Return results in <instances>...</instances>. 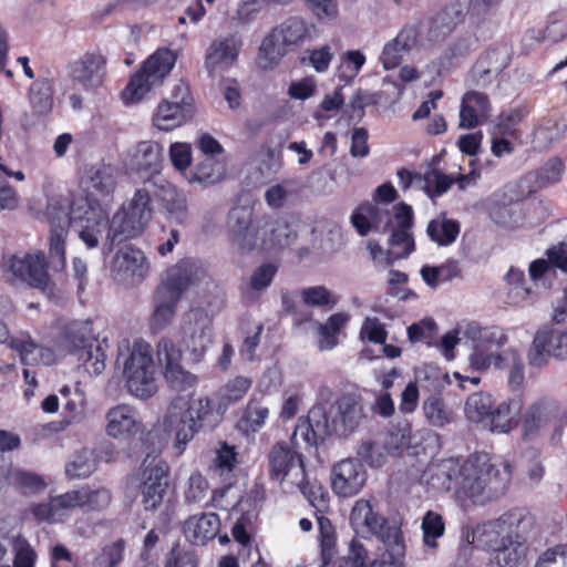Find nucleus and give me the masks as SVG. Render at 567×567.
I'll return each instance as SVG.
<instances>
[{
    "label": "nucleus",
    "mask_w": 567,
    "mask_h": 567,
    "mask_svg": "<svg viewBox=\"0 0 567 567\" xmlns=\"http://www.w3.org/2000/svg\"><path fill=\"white\" fill-rule=\"evenodd\" d=\"M51 225L49 261L41 250L14 254L9 260V271L14 280L41 290L48 296L53 293L54 284L49 274L61 272L65 268V237L71 221L81 219L74 209L69 212L66 202L52 200L47 207Z\"/></svg>",
    "instance_id": "1"
},
{
    "label": "nucleus",
    "mask_w": 567,
    "mask_h": 567,
    "mask_svg": "<svg viewBox=\"0 0 567 567\" xmlns=\"http://www.w3.org/2000/svg\"><path fill=\"white\" fill-rule=\"evenodd\" d=\"M328 386L319 390L318 402L309 410L306 419L296 425L293 437H301L308 446H315L331 434L346 435L354 431L364 417L363 406L358 396L343 394L334 402Z\"/></svg>",
    "instance_id": "2"
},
{
    "label": "nucleus",
    "mask_w": 567,
    "mask_h": 567,
    "mask_svg": "<svg viewBox=\"0 0 567 567\" xmlns=\"http://www.w3.org/2000/svg\"><path fill=\"white\" fill-rule=\"evenodd\" d=\"M509 482L508 466L493 463L486 454H475L458 463L456 496L472 504H485L502 495Z\"/></svg>",
    "instance_id": "3"
},
{
    "label": "nucleus",
    "mask_w": 567,
    "mask_h": 567,
    "mask_svg": "<svg viewBox=\"0 0 567 567\" xmlns=\"http://www.w3.org/2000/svg\"><path fill=\"white\" fill-rule=\"evenodd\" d=\"M268 473L285 493L300 492L320 513L328 507L327 492L317 481L308 478L302 456L287 443H277L269 451Z\"/></svg>",
    "instance_id": "4"
},
{
    "label": "nucleus",
    "mask_w": 567,
    "mask_h": 567,
    "mask_svg": "<svg viewBox=\"0 0 567 567\" xmlns=\"http://www.w3.org/2000/svg\"><path fill=\"white\" fill-rule=\"evenodd\" d=\"M116 364L122 367L127 392L140 400H147L157 392L156 367L153 349L145 341L132 346L124 340L118 344Z\"/></svg>",
    "instance_id": "5"
},
{
    "label": "nucleus",
    "mask_w": 567,
    "mask_h": 567,
    "mask_svg": "<svg viewBox=\"0 0 567 567\" xmlns=\"http://www.w3.org/2000/svg\"><path fill=\"white\" fill-rule=\"evenodd\" d=\"M218 422L219 415L214 412L208 398H200L189 403L185 398L179 396L167 410L164 429L175 433V449L181 454L199 429L212 430Z\"/></svg>",
    "instance_id": "6"
},
{
    "label": "nucleus",
    "mask_w": 567,
    "mask_h": 567,
    "mask_svg": "<svg viewBox=\"0 0 567 567\" xmlns=\"http://www.w3.org/2000/svg\"><path fill=\"white\" fill-rule=\"evenodd\" d=\"M59 344L68 352L78 354L85 370L90 374L99 375L106 367V340L99 341L93 332L90 320L72 321L68 323L60 338Z\"/></svg>",
    "instance_id": "7"
},
{
    "label": "nucleus",
    "mask_w": 567,
    "mask_h": 567,
    "mask_svg": "<svg viewBox=\"0 0 567 567\" xmlns=\"http://www.w3.org/2000/svg\"><path fill=\"white\" fill-rule=\"evenodd\" d=\"M317 33V27L310 20L299 16L289 17L262 40L260 53L270 64H276L286 54L313 41Z\"/></svg>",
    "instance_id": "8"
},
{
    "label": "nucleus",
    "mask_w": 567,
    "mask_h": 567,
    "mask_svg": "<svg viewBox=\"0 0 567 567\" xmlns=\"http://www.w3.org/2000/svg\"><path fill=\"white\" fill-rule=\"evenodd\" d=\"M152 197L150 179H144L130 203L113 216L109 231L113 241L134 238L144 231L153 217Z\"/></svg>",
    "instance_id": "9"
},
{
    "label": "nucleus",
    "mask_w": 567,
    "mask_h": 567,
    "mask_svg": "<svg viewBox=\"0 0 567 567\" xmlns=\"http://www.w3.org/2000/svg\"><path fill=\"white\" fill-rule=\"evenodd\" d=\"M177 60V54L167 48L156 50L131 78L122 92L126 104L140 102L152 90L161 86L171 73Z\"/></svg>",
    "instance_id": "10"
},
{
    "label": "nucleus",
    "mask_w": 567,
    "mask_h": 567,
    "mask_svg": "<svg viewBox=\"0 0 567 567\" xmlns=\"http://www.w3.org/2000/svg\"><path fill=\"white\" fill-rule=\"evenodd\" d=\"M182 344L198 362L207 352L213 342L212 319L199 308L184 313L181 324Z\"/></svg>",
    "instance_id": "11"
},
{
    "label": "nucleus",
    "mask_w": 567,
    "mask_h": 567,
    "mask_svg": "<svg viewBox=\"0 0 567 567\" xmlns=\"http://www.w3.org/2000/svg\"><path fill=\"white\" fill-rule=\"evenodd\" d=\"M106 64V55L96 48L70 61L66 65V74L72 83L83 91H95L104 83Z\"/></svg>",
    "instance_id": "12"
},
{
    "label": "nucleus",
    "mask_w": 567,
    "mask_h": 567,
    "mask_svg": "<svg viewBox=\"0 0 567 567\" xmlns=\"http://www.w3.org/2000/svg\"><path fill=\"white\" fill-rule=\"evenodd\" d=\"M352 527L357 533L372 534L384 544L395 543L398 545V529L378 516L369 501L359 499L355 502L350 516Z\"/></svg>",
    "instance_id": "13"
},
{
    "label": "nucleus",
    "mask_w": 567,
    "mask_h": 567,
    "mask_svg": "<svg viewBox=\"0 0 567 567\" xmlns=\"http://www.w3.org/2000/svg\"><path fill=\"white\" fill-rule=\"evenodd\" d=\"M513 50L507 43L488 48L474 64L470 81L473 85L485 87L508 66Z\"/></svg>",
    "instance_id": "14"
},
{
    "label": "nucleus",
    "mask_w": 567,
    "mask_h": 567,
    "mask_svg": "<svg viewBox=\"0 0 567 567\" xmlns=\"http://www.w3.org/2000/svg\"><path fill=\"white\" fill-rule=\"evenodd\" d=\"M150 270L144 252L132 246L118 249L112 261V272L116 281L135 286L141 284Z\"/></svg>",
    "instance_id": "15"
},
{
    "label": "nucleus",
    "mask_w": 567,
    "mask_h": 567,
    "mask_svg": "<svg viewBox=\"0 0 567 567\" xmlns=\"http://www.w3.org/2000/svg\"><path fill=\"white\" fill-rule=\"evenodd\" d=\"M206 277V271L193 259H183L168 268L157 289L181 300L183 293Z\"/></svg>",
    "instance_id": "16"
},
{
    "label": "nucleus",
    "mask_w": 567,
    "mask_h": 567,
    "mask_svg": "<svg viewBox=\"0 0 567 567\" xmlns=\"http://www.w3.org/2000/svg\"><path fill=\"white\" fill-rule=\"evenodd\" d=\"M476 339L477 342L470 355L471 367L475 370L502 368L504 353L499 350L507 343V336L501 329H492L483 333L480 331Z\"/></svg>",
    "instance_id": "17"
},
{
    "label": "nucleus",
    "mask_w": 567,
    "mask_h": 567,
    "mask_svg": "<svg viewBox=\"0 0 567 567\" xmlns=\"http://www.w3.org/2000/svg\"><path fill=\"white\" fill-rule=\"evenodd\" d=\"M229 238L231 246L243 255L260 249L259 219L251 221V213L244 208L229 214Z\"/></svg>",
    "instance_id": "18"
},
{
    "label": "nucleus",
    "mask_w": 567,
    "mask_h": 567,
    "mask_svg": "<svg viewBox=\"0 0 567 567\" xmlns=\"http://www.w3.org/2000/svg\"><path fill=\"white\" fill-rule=\"evenodd\" d=\"M243 47L241 37L231 33L225 37H217L208 45L204 68L210 76L231 66L238 59Z\"/></svg>",
    "instance_id": "19"
},
{
    "label": "nucleus",
    "mask_w": 567,
    "mask_h": 567,
    "mask_svg": "<svg viewBox=\"0 0 567 567\" xmlns=\"http://www.w3.org/2000/svg\"><path fill=\"white\" fill-rule=\"evenodd\" d=\"M551 355L567 359V332L546 327L537 331L528 351V360L532 365L540 367Z\"/></svg>",
    "instance_id": "20"
},
{
    "label": "nucleus",
    "mask_w": 567,
    "mask_h": 567,
    "mask_svg": "<svg viewBox=\"0 0 567 567\" xmlns=\"http://www.w3.org/2000/svg\"><path fill=\"white\" fill-rule=\"evenodd\" d=\"M525 519V512L515 508L494 520L487 522L483 527L486 544L502 545L514 540H525L523 536Z\"/></svg>",
    "instance_id": "21"
},
{
    "label": "nucleus",
    "mask_w": 567,
    "mask_h": 567,
    "mask_svg": "<svg viewBox=\"0 0 567 567\" xmlns=\"http://www.w3.org/2000/svg\"><path fill=\"white\" fill-rule=\"evenodd\" d=\"M164 148L154 141L138 142L130 153L128 167L144 179H159Z\"/></svg>",
    "instance_id": "22"
},
{
    "label": "nucleus",
    "mask_w": 567,
    "mask_h": 567,
    "mask_svg": "<svg viewBox=\"0 0 567 567\" xmlns=\"http://www.w3.org/2000/svg\"><path fill=\"white\" fill-rule=\"evenodd\" d=\"M150 187L159 212L178 224H183L187 219V198L182 190L163 177L150 179Z\"/></svg>",
    "instance_id": "23"
},
{
    "label": "nucleus",
    "mask_w": 567,
    "mask_h": 567,
    "mask_svg": "<svg viewBox=\"0 0 567 567\" xmlns=\"http://www.w3.org/2000/svg\"><path fill=\"white\" fill-rule=\"evenodd\" d=\"M367 482V471L360 461L346 458L334 464L331 472L333 492L342 497L357 495Z\"/></svg>",
    "instance_id": "24"
},
{
    "label": "nucleus",
    "mask_w": 567,
    "mask_h": 567,
    "mask_svg": "<svg viewBox=\"0 0 567 567\" xmlns=\"http://www.w3.org/2000/svg\"><path fill=\"white\" fill-rule=\"evenodd\" d=\"M398 177L399 184L404 189L415 184L420 186L431 199H435L445 194L453 183L451 175L443 173L433 164H430L424 173L419 174H412L408 169H400Z\"/></svg>",
    "instance_id": "25"
},
{
    "label": "nucleus",
    "mask_w": 567,
    "mask_h": 567,
    "mask_svg": "<svg viewBox=\"0 0 567 567\" xmlns=\"http://www.w3.org/2000/svg\"><path fill=\"white\" fill-rule=\"evenodd\" d=\"M260 250L272 252L290 247L297 239V230L284 218L259 219Z\"/></svg>",
    "instance_id": "26"
},
{
    "label": "nucleus",
    "mask_w": 567,
    "mask_h": 567,
    "mask_svg": "<svg viewBox=\"0 0 567 567\" xmlns=\"http://www.w3.org/2000/svg\"><path fill=\"white\" fill-rule=\"evenodd\" d=\"M168 487V466L158 461L147 465L143 471L141 485L142 504L146 511L156 509L163 501Z\"/></svg>",
    "instance_id": "27"
},
{
    "label": "nucleus",
    "mask_w": 567,
    "mask_h": 567,
    "mask_svg": "<svg viewBox=\"0 0 567 567\" xmlns=\"http://www.w3.org/2000/svg\"><path fill=\"white\" fill-rule=\"evenodd\" d=\"M106 433L117 440H126L142 431V421L136 408L131 404L120 403L105 414Z\"/></svg>",
    "instance_id": "28"
},
{
    "label": "nucleus",
    "mask_w": 567,
    "mask_h": 567,
    "mask_svg": "<svg viewBox=\"0 0 567 567\" xmlns=\"http://www.w3.org/2000/svg\"><path fill=\"white\" fill-rule=\"evenodd\" d=\"M116 183V167L105 163L89 166L81 178L82 189L94 199L111 195L115 190Z\"/></svg>",
    "instance_id": "29"
},
{
    "label": "nucleus",
    "mask_w": 567,
    "mask_h": 567,
    "mask_svg": "<svg viewBox=\"0 0 567 567\" xmlns=\"http://www.w3.org/2000/svg\"><path fill=\"white\" fill-rule=\"evenodd\" d=\"M408 446L409 442L404 434L390 433L383 440L363 441L357 454L371 467H380L386 462L389 455Z\"/></svg>",
    "instance_id": "30"
},
{
    "label": "nucleus",
    "mask_w": 567,
    "mask_h": 567,
    "mask_svg": "<svg viewBox=\"0 0 567 567\" xmlns=\"http://www.w3.org/2000/svg\"><path fill=\"white\" fill-rule=\"evenodd\" d=\"M467 12V0H455L446 6L432 18L427 33L429 39L431 41H441L445 39L464 21Z\"/></svg>",
    "instance_id": "31"
},
{
    "label": "nucleus",
    "mask_w": 567,
    "mask_h": 567,
    "mask_svg": "<svg viewBox=\"0 0 567 567\" xmlns=\"http://www.w3.org/2000/svg\"><path fill=\"white\" fill-rule=\"evenodd\" d=\"M351 220L361 236H365L372 228L378 231H388L393 227L390 212L375 204L361 205Z\"/></svg>",
    "instance_id": "32"
},
{
    "label": "nucleus",
    "mask_w": 567,
    "mask_h": 567,
    "mask_svg": "<svg viewBox=\"0 0 567 567\" xmlns=\"http://www.w3.org/2000/svg\"><path fill=\"white\" fill-rule=\"evenodd\" d=\"M489 103L486 94L470 91L464 94L460 111V127L474 128L488 116Z\"/></svg>",
    "instance_id": "33"
},
{
    "label": "nucleus",
    "mask_w": 567,
    "mask_h": 567,
    "mask_svg": "<svg viewBox=\"0 0 567 567\" xmlns=\"http://www.w3.org/2000/svg\"><path fill=\"white\" fill-rule=\"evenodd\" d=\"M220 520L215 513H203L189 517L184 524L186 537L195 545H205L219 533Z\"/></svg>",
    "instance_id": "34"
},
{
    "label": "nucleus",
    "mask_w": 567,
    "mask_h": 567,
    "mask_svg": "<svg viewBox=\"0 0 567 567\" xmlns=\"http://www.w3.org/2000/svg\"><path fill=\"white\" fill-rule=\"evenodd\" d=\"M417 33L413 28L403 29L394 39L388 42L380 56L382 65L390 70L399 65L400 61L416 44Z\"/></svg>",
    "instance_id": "35"
},
{
    "label": "nucleus",
    "mask_w": 567,
    "mask_h": 567,
    "mask_svg": "<svg viewBox=\"0 0 567 567\" xmlns=\"http://www.w3.org/2000/svg\"><path fill=\"white\" fill-rule=\"evenodd\" d=\"M9 346L17 350L24 364H52L55 360L54 352L49 348L37 344L29 336L12 337Z\"/></svg>",
    "instance_id": "36"
},
{
    "label": "nucleus",
    "mask_w": 567,
    "mask_h": 567,
    "mask_svg": "<svg viewBox=\"0 0 567 567\" xmlns=\"http://www.w3.org/2000/svg\"><path fill=\"white\" fill-rule=\"evenodd\" d=\"M458 460L446 458L427 468V483L437 492H456V478L458 476Z\"/></svg>",
    "instance_id": "37"
},
{
    "label": "nucleus",
    "mask_w": 567,
    "mask_h": 567,
    "mask_svg": "<svg viewBox=\"0 0 567 567\" xmlns=\"http://www.w3.org/2000/svg\"><path fill=\"white\" fill-rule=\"evenodd\" d=\"M193 110L187 106H178L168 100L159 103L153 117L154 125L161 131H172L192 117Z\"/></svg>",
    "instance_id": "38"
},
{
    "label": "nucleus",
    "mask_w": 567,
    "mask_h": 567,
    "mask_svg": "<svg viewBox=\"0 0 567 567\" xmlns=\"http://www.w3.org/2000/svg\"><path fill=\"white\" fill-rule=\"evenodd\" d=\"M226 175V165L223 161L214 156H203L196 164L195 169L186 178L188 183H198L204 186L214 185Z\"/></svg>",
    "instance_id": "39"
},
{
    "label": "nucleus",
    "mask_w": 567,
    "mask_h": 567,
    "mask_svg": "<svg viewBox=\"0 0 567 567\" xmlns=\"http://www.w3.org/2000/svg\"><path fill=\"white\" fill-rule=\"evenodd\" d=\"M29 101L32 111L38 115L49 114L54 104V82L41 76L29 87Z\"/></svg>",
    "instance_id": "40"
},
{
    "label": "nucleus",
    "mask_w": 567,
    "mask_h": 567,
    "mask_svg": "<svg viewBox=\"0 0 567 567\" xmlns=\"http://www.w3.org/2000/svg\"><path fill=\"white\" fill-rule=\"evenodd\" d=\"M270 403L265 396L251 398L239 419V427L246 432H257L269 416Z\"/></svg>",
    "instance_id": "41"
},
{
    "label": "nucleus",
    "mask_w": 567,
    "mask_h": 567,
    "mask_svg": "<svg viewBox=\"0 0 567 567\" xmlns=\"http://www.w3.org/2000/svg\"><path fill=\"white\" fill-rule=\"evenodd\" d=\"M492 549L489 567H516L526 554L525 540H514L502 545L487 544Z\"/></svg>",
    "instance_id": "42"
},
{
    "label": "nucleus",
    "mask_w": 567,
    "mask_h": 567,
    "mask_svg": "<svg viewBox=\"0 0 567 567\" xmlns=\"http://www.w3.org/2000/svg\"><path fill=\"white\" fill-rule=\"evenodd\" d=\"M278 271L272 262H264L256 267L245 286L241 287L243 296L248 300L257 299L270 285Z\"/></svg>",
    "instance_id": "43"
},
{
    "label": "nucleus",
    "mask_w": 567,
    "mask_h": 567,
    "mask_svg": "<svg viewBox=\"0 0 567 567\" xmlns=\"http://www.w3.org/2000/svg\"><path fill=\"white\" fill-rule=\"evenodd\" d=\"M178 302L179 300L156 288L153 297L154 311L150 323L153 331H161L172 322Z\"/></svg>",
    "instance_id": "44"
},
{
    "label": "nucleus",
    "mask_w": 567,
    "mask_h": 567,
    "mask_svg": "<svg viewBox=\"0 0 567 567\" xmlns=\"http://www.w3.org/2000/svg\"><path fill=\"white\" fill-rule=\"evenodd\" d=\"M350 316L346 312H337L331 315L324 323H317L319 334L318 347L320 350H332L338 343V337L346 327Z\"/></svg>",
    "instance_id": "45"
},
{
    "label": "nucleus",
    "mask_w": 567,
    "mask_h": 567,
    "mask_svg": "<svg viewBox=\"0 0 567 567\" xmlns=\"http://www.w3.org/2000/svg\"><path fill=\"white\" fill-rule=\"evenodd\" d=\"M565 173V164L558 157L549 158L537 171L529 174L533 181L530 192H537L557 184Z\"/></svg>",
    "instance_id": "46"
},
{
    "label": "nucleus",
    "mask_w": 567,
    "mask_h": 567,
    "mask_svg": "<svg viewBox=\"0 0 567 567\" xmlns=\"http://www.w3.org/2000/svg\"><path fill=\"white\" fill-rule=\"evenodd\" d=\"M494 402L492 395L485 392H477L470 395L465 402V416L470 422L485 424L491 416Z\"/></svg>",
    "instance_id": "47"
},
{
    "label": "nucleus",
    "mask_w": 567,
    "mask_h": 567,
    "mask_svg": "<svg viewBox=\"0 0 567 567\" xmlns=\"http://www.w3.org/2000/svg\"><path fill=\"white\" fill-rule=\"evenodd\" d=\"M319 526L321 566L329 567L337 554V538L334 528L329 518L323 515L317 516Z\"/></svg>",
    "instance_id": "48"
},
{
    "label": "nucleus",
    "mask_w": 567,
    "mask_h": 567,
    "mask_svg": "<svg viewBox=\"0 0 567 567\" xmlns=\"http://www.w3.org/2000/svg\"><path fill=\"white\" fill-rule=\"evenodd\" d=\"M460 230L458 221L445 217L431 220L426 228L429 237L440 246L453 244L460 235Z\"/></svg>",
    "instance_id": "49"
},
{
    "label": "nucleus",
    "mask_w": 567,
    "mask_h": 567,
    "mask_svg": "<svg viewBox=\"0 0 567 567\" xmlns=\"http://www.w3.org/2000/svg\"><path fill=\"white\" fill-rule=\"evenodd\" d=\"M87 225H85L80 230V237L85 243L89 248H93L97 246L99 238L103 231H110L111 221H109L107 217L95 212H85ZM107 237L112 240V238L107 235Z\"/></svg>",
    "instance_id": "50"
},
{
    "label": "nucleus",
    "mask_w": 567,
    "mask_h": 567,
    "mask_svg": "<svg viewBox=\"0 0 567 567\" xmlns=\"http://www.w3.org/2000/svg\"><path fill=\"white\" fill-rule=\"evenodd\" d=\"M475 39L472 35L461 37L451 43L437 59V71L450 69L456 60L465 56L475 44Z\"/></svg>",
    "instance_id": "51"
},
{
    "label": "nucleus",
    "mask_w": 567,
    "mask_h": 567,
    "mask_svg": "<svg viewBox=\"0 0 567 567\" xmlns=\"http://www.w3.org/2000/svg\"><path fill=\"white\" fill-rule=\"evenodd\" d=\"M391 249L386 252V262L392 264L394 260L409 256L414 249V240L409 229L392 228L389 238Z\"/></svg>",
    "instance_id": "52"
},
{
    "label": "nucleus",
    "mask_w": 567,
    "mask_h": 567,
    "mask_svg": "<svg viewBox=\"0 0 567 567\" xmlns=\"http://www.w3.org/2000/svg\"><path fill=\"white\" fill-rule=\"evenodd\" d=\"M96 470V460L90 449L79 451L66 465L65 473L69 478H85Z\"/></svg>",
    "instance_id": "53"
},
{
    "label": "nucleus",
    "mask_w": 567,
    "mask_h": 567,
    "mask_svg": "<svg viewBox=\"0 0 567 567\" xmlns=\"http://www.w3.org/2000/svg\"><path fill=\"white\" fill-rule=\"evenodd\" d=\"M125 542L117 539L107 544L94 556L92 567H118L124 560Z\"/></svg>",
    "instance_id": "54"
},
{
    "label": "nucleus",
    "mask_w": 567,
    "mask_h": 567,
    "mask_svg": "<svg viewBox=\"0 0 567 567\" xmlns=\"http://www.w3.org/2000/svg\"><path fill=\"white\" fill-rule=\"evenodd\" d=\"M509 286L507 298L512 303H519L527 299L530 288L526 285V278L523 270L511 267L504 277Z\"/></svg>",
    "instance_id": "55"
},
{
    "label": "nucleus",
    "mask_w": 567,
    "mask_h": 567,
    "mask_svg": "<svg viewBox=\"0 0 567 567\" xmlns=\"http://www.w3.org/2000/svg\"><path fill=\"white\" fill-rule=\"evenodd\" d=\"M480 332V328L475 323H460L457 327L449 331L442 337V349L443 353L447 359L454 358V347L460 342L461 336L468 337L472 340H476V336Z\"/></svg>",
    "instance_id": "56"
},
{
    "label": "nucleus",
    "mask_w": 567,
    "mask_h": 567,
    "mask_svg": "<svg viewBox=\"0 0 567 567\" xmlns=\"http://www.w3.org/2000/svg\"><path fill=\"white\" fill-rule=\"evenodd\" d=\"M81 501L83 503L82 509L103 511L107 508L112 502V494L105 487L92 489L87 486L81 487Z\"/></svg>",
    "instance_id": "57"
},
{
    "label": "nucleus",
    "mask_w": 567,
    "mask_h": 567,
    "mask_svg": "<svg viewBox=\"0 0 567 567\" xmlns=\"http://www.w3.org/2000/svg\"><path fill=\"white\" fill-rule=\"evenodd\" d=\"M554 414L553 410L545 404L532 405L524 417V430L532 434L549 424Z\"/></svg>",
    "instance_id": "58"
},
{
    "label": "nucleus",
    "mask_w": 567,
    "mask_h": 567,
    "mask_svg": "<svg viewBox=\"0 0 567 567\" xmlns=\"http://www.w3.org/2000/svg\"><path fill=\"white\" fill-rule=\"evenodd\" d=\"M424 414L429 423L433 426L442 427L449 424L452 420V412L446 408L444 402L431 396L423 405Z\"/></svg>",
    "instance_id": "59"
},
{
    "label": "nucleus",
    "mask_w": 567,
    "mask_h": 567,
    "mask_svg": "<svg viewBox=\"0 0 567 567\" xmlns=\"http://www.w3.org/2000/svg\"><path fill=\"white\" fill-rule=\"evenodd\" d=\"M423 540L427 547L435 548L436 539L443 536L445 526L440 514L429 511L422 519Z\"/></svg>",
    "instance_id": "60"
},
{
    "label": "nucleus",
    "mask_w": 567,
    "mask_h": 567,
    "mask_svg": "<svg viewBox=\"0 0 567 567\" xmlns=\"http://www.w3.org/2000/svg\"><path fill=\"white\" fill-rule=\"evenodd\" d=\"M207 492V480L199 472H194L186 483L184 499L189 505H199L206 499Z\"/></svg>",
    "instance_id": "61"
},
{
    "label": "nucleus",
    "mask_w": 567,
    "mask_h": 567,
    "mask_svg": "<svg viewBox=\"0 0 567 567\" xmlns=\"http://www.w3.org/2000/svg\"><path fill=\"white\" fill-rule=\"evenodd\" d=\"M252 381L247 377L238 375L229 380L220 391L224 404H234L240 401L251 388Z\"/></svg>",
    "instance_id": "62"
},
{
    "label": "nucleus",
    "mask_w": 567,
    "mask_h": 567,
    "mask_svg": "<svg viewBox=\"0 0 567 567\" xmlns=\"http://www.w3.org/2000/svg\"><path fill=\"white\" fill-rule=\"evenodd\" d=\"M508 369V384L513 390H518L524 383V364L518 353L514 350L504 352L503 367Z\"/></svg>",
    "instance_id": "63"
},
{
    "label": "nucleus",
    "mask_w": 567,
    "mask_h": 567,
    "mask_svg": "<svg viewBox=\"0 0 567 567\" xmlns=\"http://www.w3.org/2000/svg\"><path fill=\"white\" fill-rule=\"evenodd\" d=\"M157 359L164 367V371L175 370L182 365V352L168 338H163L158 341Z\"/></svg>",
    "instance_id": "64"
}]
</instances>
